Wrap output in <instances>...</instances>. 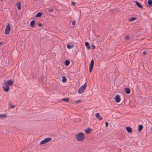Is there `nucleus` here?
<instances>
[{
    "mask_svg": "<svg viewBox=\"0 0 152 152\" xmlns=\"http://www.w3.org/2000/svg\"><path fill=\"white\" fill-rule=\"evenodd\" d=\"M14 83L13 81L11 80H9L4 82V85L3 86V90L6 92H7L10 88L9 86L12 85Z\"/></svg>",
    "mask_w": 152,
    "mask_h": 152,
    "instance_id": "nucleus-1",
    "label": "nucleus"
},
{
    "mask_svg": "<svg viewBox=\"0 0 152 152\" xmlns=\"http://www.w3.org/2000/svg\"><path fill=\"white\" fill-rule=\"evenodd\" d=\"M75 137L77 140L79 141H83L85 138L84 134L82 132H79L78 134H76Z\"/></svg>",
    "mask_w": 152,
    "mask_h": 152,
    "instance_id": "nucleus-2",
    "label": "nucleus"
},
{
    "mask_svg": "<svg viewBox=\"0 0 152 152\" xmlns=\"http://www.w3.org/2000/svg\"><path fill=\"white\" fill-rule=\"evenodd\" d=\"M87 85L85 83L83 86H81L78 90V93L79 94H82L83 93L86 89Z\"/></svg>",
    "mask_w": 152,
    "mask_h": 152,
    "instance_id": "nucleus-3",
    "label": "nucleus"
},
{
    "mask_svg": "<svg viewBox=\"0 0 152 152\" xmlns=\"http://www.w3.org/2000/svg\"><path fill=\"white\" fill-rule=\"evenodd\" d=\"M52 140V138L50 137H48L44 140H42L40 142V144L42 145Z\"/></svg>",
    "mask_w": 152,
    "mask_h": 152,
    "instance_id": "nucleus-4",
    "label": "nucleus"
},
{
    "mask_svg": "<svg viewBox=\"0 0 152 152\" xmlns=\"http://www.w3.org/2000/svg\"><path fill=\"white\" fill-rule=\"evenodd\" d=\"M11 30V28L10 27V25L9 24H8L6 26V27L5 30L4 32L5 33L7 34L8 35L9 34Z\"/></svg>",
    "mask_w": 152,
    "mask_h": 152,
    "instance_id": "nucleus-5",
    "label": "nucleus"
},
{
    "mask_svg": "<svg viewBox=\"0 0 152 152\" xmlns=\"http://www.w3.org/2000/svg\"><path fill=\"white\" fill-rule=\"evenodd\" d=\"M94 64V61L93 60H92L91 62L89 65V71L90 72H91L92 70Z\"/></svg>",
    "mask_w": 152,
    "mask_h": 152,
    "instance_id": "nucleus-6",
    "label": "nucleus"
},
{
    "mask_svg": "<svg viewBox=\"0 0 152 152\" xmlns=\"http://www.w3.org/2000/svg\"><path fill=\"white\" fill-rule=\"evenodd\" d=\"M115 99L116 102L118 103L121 101V98L119 95H117L115 96Z\"/></svg>",
    "mask_w": 152,
    "mask_h": 152,
    "instance_id": "nucleus-7",
    "label": "nucleus"
},
{
    "mask_svg": "<svg viewBox=\"0 0 152 152\" xmlns=\"http://www.w3.org/2000/svg\"><path fill=\"white\" fill-rule=\"evenodd\" d=\"M134 2L135 3L136 5L139 8H143L142 6V5H141V4L140 2H139L138 1H137L135 0H134Z\"/></svg>",
    "mask_w": 152,
    "mask_h": 152,
    "instance_id": "nucleus-8",
    "label": "nucleus"
},
{
    "mask_svg": "<svg viewBox=\"0 0 152 152\" xmlns=\"http://www.w3.org/2000/svg\"><path fill=\"white\" fill-rule=\"evenodd\" d=\"M95 116L96 117V118L99 120L101 121L102 119V118L100 116V114L99 113H96L95 115Z\"/></svg>",
    "mask_w": 152,
    "mask_h": 152,
    "instance_id": "nucleus-9",
    "label": "nucleus"
},
{
    "mask_svg": "<svg viewBox=\"0 0 152 152\" xmlns=\"http://www.w3.org/2000/svg\"><path fill=\"white\" fill-rule=\"evenodd\" d=\"M143 128V126L141 125H139L138 127V130L139 132H140Z\"/></svg>",
    "mask_w": 152,
    "mask_h": 152,
    "instance_id": "nucleus-10",
    "label": "nucleus"
},
{
    "mask_svg": "<svg viewBox=\"0 0 152 152\" xmlns=\"http://www.w3.org/2000/svg\"><path fill=\"white\" fill-rule=\"evenodd\" d=\"M127 131L129 133H131L132 132V129L129 126H128L126 128Z\"/></svg>",
    "mask_w": 152,
    "mask_h": 152,
    "instance_id": "nucleus-11",
    "label": "nucleus"
},
{
    "mask_svg": "<svg viewBox=\"0 0 152 152\" xmlns=\"http://www.w3.org/2000/svg\"><path fill=\"white\" fill-rule=\"evenodd\" d=\"M125 91L126 94H129L130 93V90L129 88H125Z\"/></svg>",
    "mask_w": 152,
    "mask_h": 152,
    "instance_id": "nucleus-12",
    "label": "nucleus"
},
{
    "mask_svg": "<svg viewBox=\"0 0 152 152\" xmlns=\"http://www.w3.org/2000/svg\"><path fill=\"white\" fill-rule=\"evenodd\" d=\"M17 6L18 10H20L21 8V3L20 2H17L16 3Z\"/></svg>",
    "mask_w": 152,
    "mask_h": 152,
    "instance_id": "nucleus-13",
    "label": "nucleus"
},
{
    "mask_svg": "<svg viewBox=\"0 0 152 152\" xmlns=\"http://www.w3.org/2000/svg\"><path fill=\"white\" fill-rule=\"evenodd\" d=\"M85 45L87 47V49L89 50L90 49V46L88 42H85Z\"/></svg>",
    "mask_w": 152,
    "mask_h": 152,
    "instance_id": "nucleus-14",
    "label": "nucleus"
},
{
    "mask_svg": "<svg viewBox=\"0 0 152 152\" xmlns=\"http://www.w3.org/2000/svg\"><path fill=\"white\" fill-rule=\"evenodd\" d=\"M91 129L90 128H88L85 130V132L86 134H88L91 131Z\"/></svg>",
    "mask_w": 152,
    "mask_h": 152,
    "instance_id": "nucleus-15",
    "label": "nucleus"
},
{
    "mask_svg": "<svg viewBox=\"0 0 152 152\" xmlns=\"http://www.w3.org/2000/svg\"><path fill=\"white\" fill-rule=\"evenodd\" d=\"M35 23V20H33L31 21L30 23V26L32 27H33L34 26V24Z\"/></svg>",
    "mask_w": 152,
    "mask_h": 152,
    "instance_id": "nucleus-16",
    "label": "nucleus"
},
{
    "mask_svg": "<svg viewBox=\"0 0 152 152\" xmlns=\"http://www.w3.org/2000/svg\"><path fill=\"white\" fill-rule=\"evenodd\" d=\"M70 64V61L69 60H66L65 61L64 64L66 66H68Z\"/></svg>",
    "mask_w": 152,
    "mask_h": 152,
    "instance_id": "nucleus-17",
    "label": "nucleus"
},
{
    "mask_svg": "<svg viewBox=\"0 0 152 152\" xmlns=\"http://www.w3.org/2000/svg\"><path fill=\"white\" fill-rule=\"evenodd\" d=\"M42 13L40 12H39L37 14H36V17H39L42 16Z\"/></svg>",
    "mask_w": 152,
    "mask_h": 152,
    "instance_id": "nucleus-18",
    "label": "nucleus"
},
{
    "mask_svg": "<svg viewBox=\"0 0 152 152\" xmlns=\"http://www.w3.org/2000/svg\"><path fill=\"white\" fill-rule=\"evenodd\" d=\"M148 4L149 7H151L152 6V0H148Z\"/></svg>",
    "mask_w": 152,
    "mask_h": 152,
    "instance_id": "nucleus-19",
    "label": "nucleus"
},
{
    "mask_svg": "<svg viewBox=\"0 0 152 152\" xmlns=\"http://www.w3.org/2000/svg\"><path fill=\"white\" fill-rule=\"evenodd\" d=\"M62 81L63 83H64L66 82L67 80V79L65 77L63 76L62 77Z\"/></svg>",
    "mask_w": 152,
    "mask_h": 152,
    "instance_id": "nucleus-20",
    "label": "nucleus"
},
{
    "mask_svg": "<svg viewBox=\"0 0 152 152\" xmlns=\"http://www.w3.org/2000/svg\"><path fill=\"white\" fill-rule=\"evenodd\" d=\"M74 47L73 45L68 44L67 45V47L69 49H70Z\"/></svg>",
    "mask_w": 152,
    "mask_h": 152,
    "instance_id": "nucleus-21",
    "label": "nucleus"
},
{
    "mask_svg": "<svg viewBox=\"0 0 152 152\" xmlns=\"http://www.w3.org/2000/svg\"><path fill=\"white\" fill-rule=\"evenodd\" d=\"M7 115L5 114H0V118H5L6 117Z\"/></svg>",
    "mask_w": 152,
    "mask_h": 152,
    "instance_id": "nucleus-22",
    "label": "nucleus"
},
{
    "mask_svg": "<svg viewBox=\"0 0 152 152\" xmlns=\"http://www.w3.org/2000/svg\"><path fill=\"white\" fill-rule=\"evenodd\" d=\"M62 101H65L67 102H68L69 101V99L68 98H63L61 99Z\"/></svg>",
    "mask_w": 152,
    "mask_h": 152,
    "instance_id": "nucleus-23",
    "label": "nucleus"
},
{
    "mask_svg": "<svg viewBox=\"0 0 152 152\" xmlns=\"http://www.w3.org/2000/svg\"><path fill=\"white\" fill-rule=\"evenodd\" d=\"M136 19H137V18L134 17H132L129 19V20L130 21H132L134 20H135Z\"/></svg>",
    "mask_w": 152,
    "mask_h": 152,
    "instance_id": "nucleus-24",
    "label": "nucleus"
},
{
    "mask_svg": "<svg viewBox=\"0 0 152 152\" xmlns=\"http://www.w3.org/2000/svg\"><path fill=\"white\" fill-rule=\"evenodd\" d=\"M129 36L128 35L126 36L125 37V39L126 40H128L129 39Z\"/></svg>",
    "mask_w": 152,
    "mask_h": 152,
    "instance_id": "nucleus-25",
    "label": "nucleus"
},
{
    "mask_svg": "<svg viewBox=\"0 0 152 152\" xmlns=\"http://www.w3.org/2000/svg\"><path fill=\"white\" fill-rule=\"evenodd\" d=\"M91 46L92 47V50H93V49H94L95 48V46L93 44H92L91 45Z\"/></svg>",
    "mask_w": 152,
    "mask_h": 152,
    "instance_id": "nucleus-26",
    "label": "nucleus"
},
{
    "mask_svg": "<svg viewBox=\"0 0 152 152\" xmlns=\"http://www.w3.org/2000/svg\"><path fill=\"white\" fill-rule=\"evenodd\" d=\"M53 9H51L49 10V11L50 13H52L53 12Z\"/></svg>",
    "mask_w": 152,
    "mask_h": 152,
    "instance_id": "nucleus-27",
    "label": "nucleus"
},
{
    "mask_svg": "<svg viewBox=\"0 0 152 152\" xmlns=\"http://www.w3.org/2000/svg\"><path fill=\"white\" fill-rule=\"evenodd\" d=\"M71 3H72V5L73 6H75L76 4V3L74 1H72Z\"/></svg>",
    "mask_w": 152,
    "mask_h": 152,
    "instance_id": "nucleus-28",
    "label": "nucleus"
},
{
    "mask_svg": "<svg viewBox=\"0 0 152 152\" xmlns=\"http://www.w3.org/2000/svg\"><path fill=\"white\" fill-rule=\"evenodd\" d=\"M81 102V101L80 100H78L76 101H75V103H78L80 102Z\"/></svg>",
    "mask_w": 152,
    "mask_h": 152,
    "instance_id": "nucleus-29",
    "label": "nucleus"
},
{
    "mask_svg": "<svg viewBox=\"0 0 152 152\" xmlns=\"http://www.w3.org/2000/svg\"><path fill=\"white\" fill-rule=\"evenodd\" d=\"M76 23V21L75 20H74L72 21V24L73 25H75Z\"/></svg>",
    "mask_w": 152,
    "mask_h": 152,
    "instance_id": "nucleus-30",
    "label": "nucleus"
},
{
    "mask_svg": "<svg viewBox=\"0 0 152 152\" xmlns=\"http://www.w3.org/2000/svg\"><path fill=\"white\" fill-rule=\"evenodd\" d=\"M38 25L39 27H41L42 26V23H39Z\"/></svg>",
    "mask_w": 152,
    "mask_h": 152,
    "instance_id": "nucleus-31",
    "label": "nucleus"
},
{
    "mask_svg": "<svg viewBox=\"0 0 152 152\" xmlns=\"http://www.w3.org/2000/svg\"><path fill=\"white\" fill-rule=\"evenodd\" d=\"M105 126L106 127H107L108 126V123L107 122H105Z\"/></svg>",
    "mask_w": 152,
    "mask_h": 152,
    "instance_id": "nucleus-32",
    "label": "nucleus"
},
{
    "mask_svg": "<svg viewBox=\"0 0 152 152\" xmlns=\"http://www.w3.org/2000/svg\"><path fill=\"white\" fill-rule=\"evenodd\" d=\"M14 107H15V106L14 105H11V106L10 107V108H12Z\"/></svg>",
    "mask_w": 152,
    "mask_h": 152,
    "instance_id": "nucleus-33",
    "label": "nucleus"
},
{
    "mask_svg": "<svg viewBox=\"0 0 152 152\" xmlns=\"http://www.w3.org/2000/svg\"><path fill=\"white\" fill-rule=\"evenodd\" d=\"M145 51H144L143 52V53L144 55H145Z\"/></svg>",
    "mask_w": 152,
    "mask_h": 152,
    "instance_id": "nucleus-34",
    "label": "nucleus"
},
{
    "mask_svg": "<svg viewBox=\"0 0 152 152\" xmlns=\"http://www.w3.org/2000/svg\"><path fill=\"white\" fill-rule=\"evenodd\" d=\"M2 43H3V42H0V45H1L2 44Z\"/></svg>",
    "mask_w": 152,
    "mask_h": 152,
    "instance_id": "nucleus-35",
    "label": "nucleus"
},
{
    "mask_svg": "<svg viewBox=\"0 0 152 152\" xmlns=\"http://www.w3.org/2000/svg\"><path fill=\"white\" fill-rule=\"evenodd\" d=\"M44 79V77H43V76H42V79Z\"/></svg>",
    "mask_w": 152,
    "mask_h": 152,
    "instance_id": "nucleus-36",
    "label": "nucleus"
},
{
    "mask_svg": "<svg viewBox=\"0 0 152 152\" xmlns=\"http://www.w3.org/2000/svg\"><path fill=\"white\" fill-rule=\"evenodd\" d=\"M151 131H152V128H151Z\"/></svg>",
    "mask_w": 152,
    "mask_h": 152,
    "instance_id": "nucleus-37",
    "label": "nucleus"
},
{
    "mask_svg": "<svg viewBox=\"0 0 152 152\" xmlns=\"http://www.w3.org/2000/svg\"><path fill=\"white\" fill-rule=\"evenodd\" d=\"M1 0V1H3V0Z\"/></svg>",
    "mask_w": 152,
    "mask_h": 152,
    "instance_id": "nucleus-38",
    "label": "nucleus"
}]
</instances>
